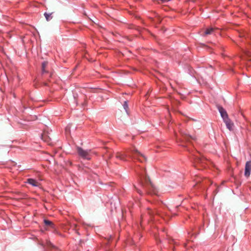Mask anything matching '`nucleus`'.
<instances>
[{
    "mask_svg": "<svg viewBox=\"0 0 251 251\" xmlns=\"http://www.w3.org/2000/svg\"><path fill=\"white\" fill-rule=\"evenodd\" d=\"M51 13H48L47 12H45L44 14V16L46 18V19L47 21H50L52 18V16H51Z\"/></svg>",
    "mask_w": 251,
    "mask_h": 251,
    "instance_id": "nucleus-11",
    "label": "nucleus"
},
{
    "mask_svg": "<svg viewBox=\"0 0 251 251\" xmlns=\"http://www.w3.org/2000/svg\"><path fill=\"white\" fill-rule=\"evenodd\" d=\"M250 174H244V175L246 177H248L250 176Z\"/></svg>",
    "mask_w": 251,
    "mask_h": 251,
    "instance_id": "nucleus-18",
    "label": "nucleus"
},
{
    "mask_svg": "<svg viewBox=\"0 0 251 251\" xmlns=\"http://www.w3.org/2000/svg\"><path fill=\"white\" fill-rule=\"evenodd\" d=\"M159 3H164L169 1V0H157Z\"/></svg>",
    "mask_w": 251,
    "mask_h": 251,
    "instance_id": "nucleus-16",
    "label": "nucleus"
},
{
    "mask_svg": "<svg viewBox=\"0 0 251 251\" xmlns=\"http://www.w3.org/2000/svg\"><path fill=\"white\" fill-rule=\"evenodd\" d=\"M215 29H216L213 27L207 28L204 31V36L213 34L214 32Z\"/></svg>",
    "mask_w": 251,
    "mask_h": 251,
    "instance_id": "nucleus-9",
    "label": "nucleus"
},
{
    "mask_svg": "<svg viewBox=\"0 0 251 251\" xmlns=\"http://www.w3.org/2000/svg\"><path fill=\"white\" fill-rule=\"evenodd\" d=\"M77 152L80 157L84 159L89 160L91 159V150H83L79 147L76 148Z\"/></svg>",
    "mask_w": 251,
    "mask_h": 251,
    "instance_id": "nucleus-3",
    "label": "nucleus"
},
{
    "mask_svg": "<svg viewBox=\"0 0 251 251\" xmlns=\"http://www.w3.org/2000/svg\"><path fill=\"white\" fill-rule=\"evenodd\" d=\"M129 157V158L132 159H137L141 162L146 161L147 158L146 156L139 152L136 149H133L130 150V152L128 153H124L122 152H117L116 154L117 159L123 161H127L126 158Z\"/></svg>",
    "mask_w": 251,
    "mask_h": 251,
    "instance_id": "nucleus-1",
    "label": "nucleus"
},
{
    "mask_svg": "<svg viewBox=\"0 0 251 251\" xmlns=\"http://www.w3.org/2000/svg\"><path fill=\"white\" fill-rule=\"evenodd\" d=\"M108 157H109V158H110L111 157V155H109Z\"/></svg>",
    "mask_w": 251,
    "mask_h": 251,
    "instance_id": "nucleus-21",
    "label": "nucleus"
},
{
    "mask_svg": "<svg viewBox=\"0 0 251 251\" xmlns=\"http://www.w3.org/2000/svg\"><path fill=\"white\" fill-rule=\"evenodd\" d=\"M84 172H85V173H88V171H86V170H85V171H84Z\"/></svg>",
    "mask_w": 251,
    "mask_h": 251,
    "instance_id": "nucleus-20",
    "label": "nucleus"
},
{
    "mask_svg": "<svg viewBox=\"0 0 251 251\" xmlns=\"http://www.w3.org/2000/svg\"><path fill=\"white\" fill-rule=\"evenodd\" d=\"M148 213L150 215H152L153 214L154 212L151 209L148 208Z\"/></svg>",
    "mask_w": 251,
    "mask_h": 251,
    "instance_id": "nucleus-15",
    "label": "nucleus"
},
{
    "mask_svg": "<svg viewBox=\"0 0 251 251\" xmlns=\"http://www.w3.org/2000/svg\"><path fill=\"white\" fill-rule=\"evenodd\" d=\"M195 163H202L204 160L203 158H201L200 155H195L193 158Z\"/></svg>",
    "mask_w": 251,
    "mask_h": 251,
    "instance_id": "nucleus-7",
    "label": "nucleus"
},
{
    "mask_svg": "<svg viewBox=\"0 0 251 251\" xmlns=\"http://www.w3.org/2000/svg\"><path fill=\"white\" fill-rule=\"evenodd\" d=\"M139 176L140 183L144 186L147 184L149 187V193L152 195H157L158 191L154 185L151 182L150 177L147 175V174H140Z\"/></svg>",
    "mask_w": 251,
    "mask_h": 251,
    "instance_id": "nucleus-2",
    "label": "nucleus"
},
{
    "mask_svg": "<svg viewBox=\"0 0 251 251\" xmlns=\"http://www.w3.org/2000/svg\"><path fill=\"white\" fill-rule=\"evenodd\" d=\"M218 109L219 112L220 113L221 116L222 117V118L223 119V121L224 120H225L226 119L228 118V115L226 113V111L223 107H222L221 106H218Z\"/></svg>",
    "mask_w": 251,
    "mask_h": 251,
    "instance_id": "nucleus-4",
    "label": "nucleus"
},
{
    "mask_svg": "<svg viewBox=\"0 0 251 251\" xmlns=\"http://www.w3.org/2000/svg\"><path fill=\"white\" fill-rule=\"evenodd\" d=\"M224 123L226 124V127L230 130H233V123L229 119V118L226 119L224 120Z\"/></svg>",
    "mask_w": 251,
    "mask_h": 251,
    "instance_id": "nucleus-5",
    "label": "nucleus"
},
{
    "mask_svg": "<svg viewBox=\"0 0 251 251\" xmlns=\"http://www.w3.org/2000/svg\"><path fill=\"white\" fill-rule=\"evenodd\" d=\"M123 107L124 109L125 110L127 114H128V106L127 103V101H125L124 103L123 104Z\"/></svg>",
    "mask_w": 251,
    "mask_h": 251,
    "instance_id": "nucleus-13",
    "label": "nucleus"
},
{
    "mask_svg": "<svg viewBox=\"0 0 251 251\" xmlns=\"http://www.w3.org/2000/svg\"><path fill=\"white\" fill-rule=\"evenodd\" d=\"M48 246L50 247L54 248V246L53 245V244L50 243V242H48Z\"/></svg>",
    "mask_w": 251,
    "mask_h": 251,
    "instance_id": "nucleus-17",
    "label": "nucleus"
},
{
    "mask_svg": "<svg viewBox=\"0 0 251 251\" xmlns=\"http://www.w3.org/2000/svg\"><path fill=\"white\" fill-rule=\"evenodd\" d=\"M137 192L138 193H139L140 194H141V191L140 190H137Z\"/></svg>",
    "mask_w": 251,
    "mask_h": 251,
    "instance_id": "nucleus-19",
    "label": "nucleus"
},
{
    "mask_svg": "<svg viewBox=\"0 0 251 251\" xmlns=\"http://www.w3.org/2000/svg\"><path fill=\"white\" fill-rule=\"evenodd\" d=\"M27 182L30 185L33 186H37V181L32 178H28L27 180Z\"/></svg>",
    "mask_w": 251,
    "mask_h": 251,
    "instance_id": "nucleus-10",
    "label": "nucleus"
},
{
    "mask_svg": "<svg viewBox=\"0 0 251 251\" xmlns=\"http://www.w3.org/2000/svg\"><path fill=\"white\" fill-rule=\"evenodd\" d=\"M251 162L247 161L245 165V170L244 173H251Z\"/></svg>",
    "mask_w": 251,
    "mask_h": 251,
    "instance_id": "nucleus-8",
    "label": "nucleus"
},
{
    "mask_svg": "<svg viewBox=\"0 0 251 251\" xmlns=\"http://www.w3.org/2000/svg\"><path fill=\"white\" fill-rule=\"evenodd\" d=\"M48 64V62L44 61L42 63V72L43 74L46 73L47 72L45 68Z\"/></svg>",
    "mask_w": 251,
    "mask_h": 251,
    "instance_id": "nucleus-12",
    "label": "nucleus"
},
{
    "mask_svg": "<svg viewBox=\"0 0 251 251\" xmlns=\"http://www.w3.org/2000/svg\"><path fill=\"white\" fill-rule=\"evenodd\" d=\"M44 223L46 226L51 228L52 229H54L55 228V225L51 221L47 219H44Z\"/></svg>",
    "mask_w": 251,
    "mask_h": 251,
    "instance_id": "nucleus-6",
    "label": "nucleus"
},
{
    "mask_svg": "<svg viewBox=\"0 0 251 251\" xmlns=\"http://www.w3.org/2000/svg\"><path fill=\"white\" fill-rule=\"evenodd\" d=\"M184 139L186 140H189L190 139L195 140V138L190 135H186Z\"/></svg>",
    "mask_w": 251,
    "mask_h": 251,
    "instance_id": "nucleus-14",
    "label": "nucleus"
}]
</instances>
